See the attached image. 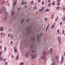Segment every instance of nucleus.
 I'll return each mask as SVG.
<instances>
[{"mask_svg":"<svg viewBox=\"0 0 65 65\" xmlns=\"http://www.w3.org/2000/svg\"><path fill=\"white\" fill-rule=\"evenodd\" d=\"M49 24H48V25H47V26L46 29V31H47V30H48V27H49Z\"/></svg>","mask_w":65,"mask_h":65,"instance_id":"obj_16","label":"nucleus"},{"mask_svg":"<svg viewBox=\"0 0 65 65\" xmlns=\"http://www.w3.org/2000/svg\"><path fill=\"white\" fill-rule=\"evenodd\" d=\"M43 4H44V2L43 1H42V5H43Z\"/></svg>","mask_w":65,"mask_h":65,"instance_id":"obj_44","label":"nucleus"},{"mask_svg":"<svg viewBox=\"0 0 65 65\" xmlns=\"http://www.w3.org/2000/svg\"><path fill=\"white\" fill-rule=\"evenodd\" d=\"M62 22H61V23H60V25H61V26L62 25Z\"/></svg>","mask_w":65,"mask_h":65,"instance_id":"obj_57","label":"nucleus"},{"mask_svg":"<svg viewBox=\"0 0 65 65\" xmlns=\"http://www.w3.org/2000/svg\"><path fill=\"white\" fill-rule=\"evenodd\" d=\"M1 54H2V52H0V56H1Z\"/></svg>","mask_w":65,"mask_h":65,"instance_id":"obj_52","label":"nucleus"},{"mask_svg":"<svg viewBox=\"0 0 65 65\" xmlns=\"http://www.w3.org/2000/svg\"><path fill=\"white\" fill-rule=\"evenodd\" d=\"M57 32L58 33H59V30L58 29H57Z\"/></svg>","mask_w":65,"mask_h":65,"instance_id":"obj_34","label":"nucleus"},{"mask_svg":"<svg viewBox=\"0 0 65 65\" xmlns=\"http://www.w3.org/2000/svg\"><path fill=\"white\" fill-rule=\"evenodd\" d=\"M8 37H9V36H10V34H9L8 35Z\"/></svg>","mask_w":65,"mask_h":65,"instance_id":"obj_49","label":"nucleus"},{"mask_svg":"<svg viewBox=\"0 0 65 65\" xmlns=\"http://www.w3.org/2000/svg\"><path fill=\"white\" fill-rule=\"evenodd\" d=\"M26 22H27L28 21H29V20L27 19L26 20Z\"/></svg>","mask_w":65,"mask_h":65,"instance_id":"obj_53","label":"nucleus"},{"mask_svg":"<svg viewBox=\"0 0 65 65\" xmlns=\"http://www.w3.org/2000/svg\"><path fill=\"white\" fill-rule=\"evenodd\" d=\"M64 31H65V30H63V32H62V34H64Z\"/></svg>","mask_w":65,"mask_h":65,"instance_id":"obj_40","label":"nucleus"},{"mask_svg":"<svg viewBox=\"0 0 65 65\" xmlns=\"http://www.w3.org/2000/svg\"><path fill=\"white\" fill-rule=\"evenodd\" d=\"M36 8V6H35L34 7V9H35V8Z\"/></svg>","mask_w":65,"mask_h":65,"instance_id":"obj_39","label":"nucleus"},{"mask_svg":"<svg viewBox=\"0 0 65 65\" xmlns=\"http://www.w3.org/2000/svg\"><path fill=\"white\" fill-rule=\"evenodd\" d=\"M62 21L64 22L65 21V17H63L62 19Z\"/></svg>","mask_w":65,"mask_h":65,"instance_id":"obj_28","label":"nucleus"},{"mask_svg":"<svg viewBox=\"0 0 65 65\" xmlns=\"http://www.w3.org/2000/svg\"><path fill=\"white\" fill-rule=\"evenodd\" d=\"M44 9V7H43L42 8H41V10L40 9L39 11H43V9Z\"/></svg>","mask_w":65,"mask_h":65,"instance_id":"obj_17","label":"nucleus"},{"mask_svg":"<svg viewBox=\"0 0 65 65\" xmlns=\"http://www.w3.org/2000/svg\"><path fill=\"white\" fill-rule=\"evenodd\" d=\"M24 19H23L21 21V24H22L23 23V22H24Z\"/></svg>","mask_w":65,"mask_h":65,"instance_id":"obj_20","label":"nucleus"},{"mask_svg":"<svg viewBox=\"0 0 65 65\" xmlns=\"http://www.w3.org/2000/svg\"><path fill=\"white\" fill-rule=\"evenodd\" d=\"M48 2H50V0H48Z\"/></svg>","mask_w":65,"mask_h":65,"instance_id":"obj_60","label":"nucleus"},{"mask_svg":"<svg viewBox=\"0 0 65 65\" xmlns=\"http://www.w3.org/2000/svg\"><path fill=\"white\" fill-rule=\"evenodd\" d=\"M27 31L28 32V31H29V28H27Z\"/></svg>","mask_w":65,"mask_h":65,"instance_id":"obj_31","label":"nucleus"},{"mask_svg":"<svg viewBox=\"0 0 65 65\" xmlns=\"http://www.w3.org/2000/svg\"><path fill=\"white\" fill-rule=\"evenodd\" d=\"M4 62L6 61V58H4L3 60Z\"/></svg>","mask_w":65,"mask_h":65,"instance_id":"obj_33","label":"nucleus"},{"mask_svg":"<svg viewBox=\"0 0 65 65\" xmlns=\"http://www.w3.org/2000/svg\"><path fill=\"white\" fill-rule=\"evenodd\" d=\"M11 14L12 15H13L14 16L15 15V13H14V11H12L11 12Z\"/></svg>","mask_w":65,"mask_h":65,"instance_id":"obj_9","label":"nucleus"},{"mask_svg":"<svg viewBox=\"0 0 65 65\" xmlns=\"http://www.w3.org/2000/svg\"><path fill=\"white\" fill-rule=\"evenodd\" d=\"M42 36V33L41 32V34H40V36Z\"/></svg>","mask_w":65,"mask_h":65,"instance_id":"obj_50","label":"nucleus"},{"mask_svg":"<svg viewBox=\"0 0 65 65\" xmlns=\"http://www.w3.org/2000/svg\"><path fill=\"white\" fill-rule=\"evenodd\" d=\"M24 4V1H23L21 3V5H23V4Z\"/></svg>","mask_w":65,"mask_h":65,"instance_id":"obj_30","label":"nucleus"},{"mask_svg":"<svg viewBox=\"0 0 65 65\" xmlns=\"http://www.w3.org/2000/svg\"><path fill=\"white\" fill-rule=\"evenodd\" d=\"M54 4H55V2H53L52 3L53 5H54Z\"/></svg>","mask_w":65,"mask_h":65,"instance_id":"obj_36","label":"nucleus"},{"mask_svg":"<svg viewBox=\"0 0 65 65\" xmlns=\"http://www.w3.org/2000/svg\"><path fill=\"white\" fill-rule=\"evenodd\" d=\"M31 39L33 41H34L35 40V38L34 37H32L31 38Z\"/></svg>","mask_w":65,"mask_h":65,"instance_id":"obj_26","label":"nucleus"},{"mask_svg":"<svg viewBox=\"0 0 65 65\" xmlns=\"http://www.w3.org/2000/svg\"><path fill=\"white\" fill-rule=\"evenodd\" d=\"M6 49H7L6 47H5L4 48V51L5 52V51H6Z\"/></svg>","mask_w":65,"mask_h":65,"instance_id":"obj_25","label":"nucleus"},{"mask_svg":"<svg viewBox=\"0 0 65 65\" xmlns=\"http://www.w3.org/2000/svg\"><path fill=\"white\" fill-rule=\"evenodd\" d=\"M1 3L2 4H4L5 3V1H4L3 0L2 1Z\"/></svg>","mask_w":65,"mask_h":65,"instance_id":"obj_22","label":"nucleus"},{"mask_svg":"<svg viewBox=\"0 0 65 65\" xmlns=\"http://www.w3.org/2000/svg\"><path fill=\"white\" fill-rule=\"evenodd\" d=\"M63 56H62L61 57V62L60 63L61 64H62L63 63Z\"/></svg>","mask_w":65,"mask_h":65,"instance_id":"obj_5","label":"nucleus"},{"mask_svg":"<svg viewBox=\"0 0 65 65\" xmlns=\"http://www.w3.org/2000/svg\"><path fill=\"white\" fill-rule=\"evenodd\" d=\"M2 13V10H1L0 11V13Z\"/></svg>","mask_w":65,"mask_h":65,"instance_id":"obj_58","label":"nucleus"},{"mask_svg":"<svg viewBox=\"0 0 65 65\" xmlns=\"http://www.w3.org/2000/svg\"><path fill=\"white\" fill-rule=\"evenodd\" d=\"M63 11H64L65 9V7H64V6H63Z\"/></svg>","mask_w":65,"mask_h":65,"instance_id":"obj_35","label":"nucleus"},{"mask_svg":"<svg viewBox=\"0 0 65 65\" xmlns=\"http://www.w3.org/2000/svg\"><path fill=\"white\" fill-rule=\"evenodd\" d=\"M18 58H19V56H18V55H17L16 57V60H17L18 59Z\"/></svg>","mask_w":65,"mask_h":65,"instance_id":"obj_24","label":"nucleus"},{"mask_svg":"<svg viewBox=\"0 0 65 65\" xmlns=\"http://www.w3.org/2000/svg\"><path fill=\"white\" fill-rule=\"evenodd\" d=\"M50 5H51V3H50V4H48V6H50Z\"/></svg>","mask_w":65,"mask_h":65,"instance_id":"obj_43","label":"nucleus"},{"mask_svg":"<svg viewBox=\"0 0 65 65\" xmlns=\"http://www.w3.org/2000/svg\"><path fill=\"white\" fill-rule=\"evenodd\" d=\"M8 12H7L6 11H5L4 12V14L5 15H8Z\"/></svg>","mask_w":65,"mask_h":65,"instance_id":"obj_8","label":"nucleus"},{"mask_svg":"<svg viewBox=\"0 0 65 65\" xmlns=\"http://www.w3.org/2000/svg\"><path fill=\"white\" fill-rule=\"evenodd\" d=\"M60 9L61 10H62V8H61Z\"/></svg>","mask_w":65,"mask_h":65,"instance_id":"obj_54","label":"nucleus"},{"mask_svg":"<svg viewBox=\"0 0 65 65\" xmlns=\"http://www.w3.org/2000/svg\"><path fill=\"white\" fill-rule=\"evenodd\" d=\"M3 58L2 57H0V61H1L3 60Z\"/></svg>","mask_w":65,"mask_h":65,"instance_id":"obj_23","label":"nucleus"},{"mask_svg":"<svg viewBox=\"0 0 65 65\" xmlns=\"http://www.w3.org/2000/svg\"><path fill=\"white\" fill-rule=\"evenodd\" d=\"M55 65V62L53 61L51 64V65Z\"/></svg>","mask_w":65,"mask_h":65,"instance_id":"obj_19","label":"nucleus"},{"mask_svg":"<svg viewBox=\"0 0 65 65\" xmlns=\"http://www.w3.org/2000/svg\"><path fill=\"white\" fill-rule=\"evenodd\" d=\"M12 43H13V41H11L10 42V44H12Z\"/></svg>","mask_w":65,"mask_h":65,"instance_id":"obj_42","label":"nucleus"},{"mask_svg":"<svg viewBox=\"0 0 65 65\" xmlns=\"http://www.w3.org/2000/svg\"><path fill=\"white\" fill-rule=\"evenodd\" d=\"M54 15L53 14H52L51 15V18L53 19V17Z\"/></svg>","mask_w":65,"mask_h":65,"instance_id":"obj_32","label":"nucleus"},{"mask_svg":"<svg viewBox=\"0 0 65 65\" xmlns=\"http://www.w3.org/2000/svg\"><path fill=\"white\" fill-rule=\"evenodd\" d=\"M0 42H1V43H2V40H1L0 41Z\"/></svg>","mask_w":65,"mask_h":65,"instance_id":"obj_55","label":"nucleus"},{"mask_svg":"<svg viewBox=\"0 0 65 65\" xmlns=\"http://www.w3.org/2000/svg\"><path fill=\"white\" fill-rule=\"evenodd\" d=\"M13 37V36L12 35L11 37V38H12Z\"/></svg>","mask_w":65,"mask_h":65,"instance_id":"obj_56","label":"nucleus"},{"mask_svg":"<svg viewBox=\"0 0 65 65\" xmlns=\"http://www.w3.org/2000/svg\"><path fill=\"white\" fill-rule=\"evenodd\" d=\"M13 55L12 56V58H13Z\"/></svg>","mask_w":65,"mask_h":65,"instance_id":"obj_62","label":"nucleus"},{"mask_svg":"<svg viewBox=\"0 0 65 65\" xmlns=\"http://www.w3.org/2000/svg\"><path fill=\"white\" fill-rule=\"evenodd\" d=\"M3 27H0V30L1 31H3Z\"/></svg>","mask_w":65,"mask_h":65,"instance_id":"obj_13","label":"nucleus"},{"mask_svg":"<svg viewBox=\"0 0 65 65\" xmlns=\"http://www.w3.org/2000/svg\"><path fill=\"white\" fill-rule=\"evenodd\" d=\"M34 45L33 44H32L30 45V48L31 49H34Z\"/></svg>","mask_w":65,"mask_h":65,"instance_id":"obj_6","label":"nucleus"},{"mask_svg":"<svg viewBox=\"0 0 65 65\" xmlns=\"http://www.w3.org/2000/svg\"><path fill=\"white\" fill-rule=\"evenodd\" d=\"M56 1L57 2V4L58 5H60V2L61 1V0H56Z\"/></svg>","mask_w":65,"mask_h":65,"instance_id":"obj_4","label":"nucleus"},{"mask_svg":"<svg viewBox=\"0 0 65 65\" xmlns=\"http://www.w3.org/2000/svg\"><path fill=\"white\" fill-rule=\"evenodd\" d=\"M45 51H44L43 53V55L42 57V59H44V57H45V56H46V55H45Z\"/></svg>","mask_w":65,"mask_h":65,"instance_id":"obj_3","label":"nucleus"},{"mask_svg":"<svg viewBox=\"0 0 65 65\" xmlns=\"http://www.w3.org/2000/svg\"><path fill=\"white\" fill-rule=\"evenodd\" d=\"M5 65H7V62H6L5 63Z\"/></svg>","mask_w":65,"mask_h":65,"instance_id":"obj_46","label":"nucleus"},{"mask_svg":"<svg viewBox=\"0 0 65 65\" xmlns=\"http://www.w3.org/2000/svg\"><path fill=\"white\" fill-rule=\"evenodd\" d=\"M14 50L15 53H16V52H17V48H15V47L14 48Z\"/></svg>","mask_w":65,"mask_h":65,"instance_id":"obj_21","label":"nucleus"},{"mask_svg":"<svg viewBox=\"0 0 65 65\" xmlns=\"http://www.w3.org/2000/svg\"><path fill=\"white\" fill-rule=\"evenodd\" d=\"M33 1H32L31 2V4H33Z\"/></svg>","mask_w":65,"mask_h":65,"instance_id":"obj_48","label":"nucleus"},{"mask_svg":"<svg viewBox=\"0 0 65 65\" xmlns=\"http://www.w3.org/2000/svg\"><path fill=\"white\" fill-rule=\"evenodd\" d=\"M52 50H53V49L52 48H51L50 50V52H51V51H52Z\"/></svg>","mask_w":65,"mask_h":65,"instance_id":"obj_51","label":"nucleus"},{"mask_svg":"<svg viewBox=\"0 0 65 65\" xmlns=\"http://www.w3.org/2000/svg\"><path fill=\"white\" fill-rule=\"evenodd\" d=\"M64 56H65V53L64 54Z\"/></svg>","mask_w":65,"mask_h":65,"instance_id":"obj_64","label":"nucleus"},{"mask_svg":"<svg viewBox=\"0 0 65 65\" xmlns=\"http://www.w3.org/2000/svg\"><path fill=\"white\" fill-rule=\"evenodd\" d=\"M17 10H20V8H18L17 9Z\"/></svg>","mask_w":65,"mask_h":65,"instance_id":"obj_45","label":"nucleus"},{"mask_svg":"<svg viewBox=\"0 0 65 65\" xmlns=\"http://www.w3.org/2000/svg\"><path fill=\"white\" fill-rule=\"evenodd\" d=\"M31 56H33L31 57V59H34V58H35V56L34 54H32L31 55Z\"/></svg>","mask_w":65,"mask_h":65,"instance_id":"obj_15","label":"nucleus"},{"mask_svg":"<svg viewBox=\"0 0 65 65\" xmlns=\"http://www.w3.org/2000/svg\"><path fill=\"white\" fill-rule=\"evenodd\" d=\"M47 18H45V21H46V20H47Z\"/></svg>","mask_w":65,"mask_h":65,"instance_id":"obj_37","label":"nucleus"},{"mask_svg":"<svg viewBox=\"0 0 65 65\" xmlns=\"http://www.w3.org/2000/svg\"><path fill=\"white\" fill-rule=\"evenodd\" d=\"M54 26H55V25L54 24L53 25H52L51 26V28L52 29H53L54 27Z\"/></svg>","mask_w":65,"mask_h":65,"instance_id":"obj_27","label":"nucleus"},{"mask_svg":"<svg viewBox=\"0 0 65 65\" xmlns=\"http://www.w3.org/2000/svg\"><path fill=\"white\" fill-rule=\"evenodd\" d=\"M32 53H34L35 52V50H33L32 51Z\"/></svg>","mask_w":65,"mask_h":65,"instance_id":"obj_38","label":"nucleus"},{"mask_svg":"<svg viewBox=\"0 0 65 65\" xmlns=\"http://www.w3.org/2000/svg\"><path fill=\"white\" fill-rule=\"evenodd\" d=\"M7 20V17H4L3 19V21H6Z\"/></svg>","mask_w":65,"mask_h":65,"instance_id":"obj_12","label":"nucleus"},{"mask_svg":"<svg viewBox=\"0 0 65 65\" xmlns=\"http://www.w3.org/2000/svg\"><path fill=\"white\" fill-rule=\"evenodd\" d=\"M30 54V53L29 52L27 53L25 55L26 57L27 58L28 57V55H29V54Z\"/></svg>","mask_w":65,"mask_h":65,"instance_id":"obj_7","label":"nucleus"},{"mask_svg":"<svg viewBox=\"0 0 65 65\" xmlns=\"http://www.w3.org/2000/svg\"><path fill=\"white\" fill-rule=\"evenodd\" d=\"M41 1V0H38V3H39L40 2V1Z\"/></svg>","mask_w":65,"mask_h":65,"instance_id":"obj_47","label":"nucleus"},{"mask_svg":"<svg viewBox=\"0 0 65 65\" xmlns=\"http://www.w3.org/2000/svg\"><path fill=\"white\" fill-rule=\"evenodd\" d=\"M57 19H55V21H57Z\"/></svg>","mask_w":65,"mask_h":65,"instance_id":"obj_63","label":"nucleus"},{"mask_svg":"<svg viewBox=\"0 0 65 65\" xmlns=\"http://www.w3.org/2000/svg\"><path fill=\"white\" fill-rule=\"evenodd\" d=\"M26 3H27V2H24V4H26Z\"/></svg>","mask_w":65,"mask_h":65,"instance_id":"obj_59","label":"nucleus"},{"mask_svg":"<svg viewBox=\"0 0 65 65\" xmlns=\"http://www.w3.org/2000/svg\"><path fill=\"white\" fill-rule=\"evenodd\" d=\"M23 63H20V65H23Z\"/></svg>","mask_w":65,"mask_h":65,"instance_id":"obj_41","label":"nucleus"},{"mask_svg":"<svg viewBox=\"0 0 65 65\" xmlns=\"http://www.w3.org/2000/svg\"><path fill=\"white\" fill-rule=\"evenodd\" d=\"M16 3H17V2H14L13 4V6H15V5H16Z\"/></svg>","mask_w":65,"mask_h":65,"instance_id":"obj_14","label":"nucleus"},{"mask_svg":"<svg viewBox=\"0 0 65 65\" xmlns=\"http://www.w3.org/2000/svg\"><path fill=\"white\" fill-rule=\"evenodd\" d=\"M1 48H2V47H1V46H0V49H1Z\"/></svg>","mask_w":65,"mask_h":65,"instance_id":"obj_61","label":"nucleus"},{"mask_svg":"<svg viewBox=\"0 0 65 65\" xmlns=\"http://www.w3.org/2000/svg\"><path fill=\"white\" fill-rule=\"evenodd\" d=\"M40 34H38L37 35V40H39V37L40 36Z\"/></svg>","mask_w":65,"mask_h":65,"instance_id":"obj_10","label":"nucleus"},{"mask_svg":"<svg viewBox=\"0 0 65 65\" xmlns=\"http://www.w3.org/2000/svg\"><path fill=\"white\" fill-rule=\"evenodd\" d=\"M57 39L59 43V44H61V38L60 37L58 36L57 38Z\"/></svg>","mask_w":65,"mask_h":65,"instance_id":"obj_2","label":"nucleus"},{"mask_svg":"<svg viewBox=\"0 0 65 65\" xmlns=\"http://www.w3.org/2000/svg\"><path fill=\"white\" fill-rule=\"evenodd\" d=\"M58 60V56H56L55 57H53L52 58V61H54L55 60Z\"/></svg>","mask_w":65,"mask_h":65,"instance_id":"obj_1","label":"nucleus"},{"mask_svg":"<svg viewBox=\"0 0 65 65\" xmlns=\"http://www.w3.org/2000/svg\"><path fill=\"white\" fill-rule=\"evenodd\" d=\"M59 7H57L56 8V9L57 10H58V9H59Z\"/></svg>","mask_w":65,"mask_h":65,"instance_id":"obj_29","label":"nucleus"},{"mask_svg":"<svg viewBox=\"0 0 65 65\" xmlns=\"http://www.w3.org/2000/svg\"><path fill=\"white\" fill-rule=\"evenodd\" d=\"M48 11H49V9H47L45 10V12H48Z\"/></svg>","mask_w":65,"mask_h":65,"instance_id":"obj_18","label":"nucleus"},{"mask_svg":"<svg viewBox=\"0 0 65 65\" xmlns=\"http://www.w3.org/2000/svg\"><path fill=\"white\" fill-rule=\"evenodd\" d=\"M5 6L3 7L2 8V10H3L4 11L5 10Z\"/></svg>","mask_w":65,"mask_h":65,"instance_id":"obj_11","label":"nucleus"}]
</instances>
